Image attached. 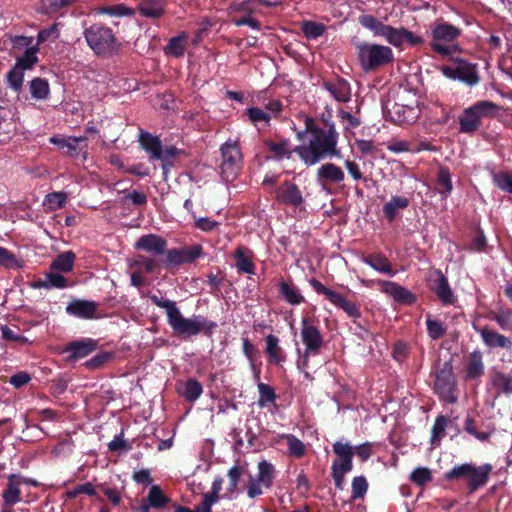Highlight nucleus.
I'll return each mask as SVG.
<instances>
[{
  "label": "nucleus",
  "instance_id": "nucleus-1",
  "mask_svg": "<svg viewBox=\"0 0 512 512\" xmlns=\"http://www.w3.org/2000/svg\"><path fill=\"white\" fill-rule=\"evenodd\" d=\"M325 122L326 129L319 127L316 121L306 116L304 120L305 129L298 133L301 138L304 133L311 134L308 144H303L295 148V152L300 159L307 165L312 166L321 160L337 155V142L339 134L335 129L334 123Z\"/></svg>",
  "mask_w": 512,
  "mask_h": 512
},
{
  "label": "nucleus",
  "instance_id": "nucleus-2",
  "mask_svg": "<svg viewBox=\"0 0 512 512\" xmlns=\"http://www.w3.org/2000/svg\"><path fill=\"white\" fill-rule=\"evenodd\" d=\"M150 300L157 307L165 309L169 326L180 338L189 339L200 333L210 337L218 326L216 322L202 315L185 318L172 300L159 298L157 295H151Z\"/></svg>",
  "mask_w": 512,
  "mask_h": 512
},
{
  "label": "nucleus",
  "instance_id": "nucleus-3",
  "mask_svg": "<svg viewBox=\"0 0 512 512\" xmlns=\"http://www.w3.org/2000/svg\"><path fill=\"white\" fill-rule=\"evenodd\" d=\"M354 47L357 61L366 73L375 72L391 65L395 60L394 52L390 46L357 40L354 42Z\"/></svg>",
  "mask_w": 512,
  "mask_h": 512
},
{
  "label": "nucleus",
  "instance_id": "nucleus-4",
  "mask_svg": "<svg viewBox=\"0 0 512 512\" xmlns=\"http://www.w3.org/2000/svg\"><path fill=\"white\" fill-rule=\"evenodd\" d=\"M84 37L90 49L97 56H113L120 51L122 46L113 30L103 24H93L86 28Z\"/></svg>",
  "mask_w": 512,
  "mask_h": 512
},
{
  "label": "nucleus",
  "instance_id": "nucleus-5",
  "mask_svg": "<svg viewBox=\"0 0 512 512\" xmlns=\"http://www.w3.org/2000/svg\"><path fill=\"white\" fill-rule=\"evenodd\" d=\"M502 110V106L489 101L479 100L465 108L459 117V130L461 133L473 134L482 126L483 118H495Z\"/></svg>",
  "mask_w": 512,
  "mask_h": 512
},
{
  "label": "nucleus",
  "instance_id": "nucleus-6",
  "mask_svg": "<svg viewBox=\"0 0 512 512\" xmlns=\"http://www.w3.org/2000/svg\"><path fill=\"white\" fill-rule=\"evenodd\" d=\"M462 30L448 22H436L431 28L432 40L429 43L433 52L441 56H452L460 48L455 41L461 36Z\"/></svg>",
  "mask_w": 512,
  "mask_h": 512
},
{
  "label": "nucleus",
  "instance_id": "nucleus-7",
  "mask_svg": "<svg viewBox=\"0 0 512 512\" xmlns=\"http://www.w3.org/2000/svg\"><path fill=\"white\" fill-rule=\"evenodd\" d=\"M333 452L337 455L331 466V476L335 487L339 490L344 489L345 475L353 469L354 449L349 443L336 441L333 444Z\"/></svg>",
  "mask_w": 512,
  "mask_h": 512
},
{
  "label": "nucleus",
  "instance_id": "nucleus-8",
  "mask_svg": "<svg viewBox=\"0 0 512 512\" xmlns=\"http://www.w3.org/2000/svg\"><path fill=\"white\" fill-rule=\"evenodd\" d=\"M358 22L362 27L373 32L374 36L383 37L390 45L398 49H403V26L396 28L391 25L384 24L375 16L369 14L360 15Z\"/></svg>",
  "mask_w": 512,
  "mask_h": 512
},
{
  "label": "nucleus",
  "instance_id": "nucleus-9",
  "mask_svg": "<svg viewBox=\"0 0 512 512\" xmlns=\"http://www.w3.org/2000/svg\"><path fill=\"white\" fill-rule=\"evenodd\" d=\"M452 65H443L442 74L451 80H457L469 87L476 86L480 82L477 65L459 57H452Z\"/></svg>",
  "mask_w": 512,
  "mask_h": 512
},
{
  "label": "nucleus",
  "instance_id": "nucleus-10",
  "mask_svg": "<svg viewBox=\"0 0 512 512\" xmlns=\"http://www.w3.org/2000/svg\"><path fill=\"white\" fill-rule=\"evenodd\" d=\"M301 340L305 345L302 363L304 366L308 364L310 356L320 354L324 345V339L319 328L314 324V320L309 317H303L301 320Z\"/></svg>",
  "mask_w": 512,
  "mask_h": 512
},
{
  "label": "nucleus",
  "instance_id": "nucleus-11",
  "mask_svg": "<svg viewBox=\"0 0 512 512\" xmlns=\"http://www.w3.org/2000/svg\"><path fill=\"white\" fill-rule=\"evenodd\" d=\"M277 4V2H271L267 0H245L240 3H236L231 6V11L241 13L242 15L239 17H233L231 21L236 27L249 26L252 29L260 30V21L254 18L252 15L258 11L260 5L273 7Z\"/></svg>",
  "mask_w": 512,
  "mask_h": 512
},
{
  "label": "nucleus",
  "instance_id": "nucleus-12",
  "mask_svg": "<svg viewBox=\"0 0 512 512\" xmlns=\"http://www.w3.org/2000/svg\"><path fill=\"white\" fill-rule=\"evenodd\" d=\"M221 175L225 182H232L241 168L242 153L236 142L227 141L221 146Z\"/></svg>",
  "mask_w": 512,
  "mask_h": 512
},
{
  "label": "nucleus",
  "instance_id": "nucleus-13",
  "mask_svg": "<svg viewBox=\"0 0 512 512\" xmlns=\"http://www.w3.org/2000/svg\"><path fill=\"white\" fill-rule=\"evenodd\" d=\"M434 389L444 402L449 404L457 402L456 379L451 362H445L442 368L436 373Z\"/></svg>",
  "mask_w": 512,
  "mask_h": 512
},
{
  "label": "nucleus",
  "instance_id": "nucleus-14",
  "mask_svg": "<svg viewBox=\"0 0 512 512\" xmlns=\"http://www.w3.org/2000/svg\"><path fill=\"white\" fill-rule=\"evenodd\" d=\"M309 284L312 286L316 293L324 295L332 304L343 310L348 317L352 318L354 323H357V319H359L362 315L357 304L347 300L340 293L327 288L316 278H311L309 280Z\"/></svg>",
  "mask_w": 512,
  "mask_h": 512
},
{
  "label": "nucleus",
  "instance_id": "nucleus-15",
  "mask_svg": "<svg viewBox=\"0 0 512 512\" xmlns=\"http://www.w3.org/2000/svg\"><path fill=\"white\" fill-rule=\"evenodd\" d=\"M203 255L201 245L184 246L181 248H172L166 252V257L162 259V268H172L183 264L193 263Z\"/></svg>",
  "mask_w": 512,
  "mask_h": 512
},
{
  "label": "nucleus",
  "instance_id": "nucleus-16",
  "mask_svg": "<svg viewBox=\"0 0 512 512\" xmlns=\"http://www.w3.org/2000/svg\"><path fill=\"white\" fill-rule=\"evenodd\" d=\"M275 201L289 207H299L305 200L301 189L290 180H285L272 189Z\"/></svg>",
  "mask_w": 512,
  "mask_h": 512
},
{
  "label": "nucleus",
  "instance_id": "nucleus-17",
  "mask_svg": "<svg viewBox=\"0 0 512 512\" xmlns=\"http://www.w3.org/2000/svg\"><path fill=\"white\" fill-rule=\"evenodd\" d=\"M98 341L92 338H82L69 342L62 350L63 354H68L67 362H75L83 359L98 349Z\"/></svg>",
  "mask_w": 512,
  "mask_h": 512
},
{
  "label": "nucleus",
  "instance_id": "nucleus-18",
  "mask_svg": "<svg viewBox=\"0 0 512 512\" xmlns=\"http://www.w3.org/2000/svg\"><path fill=\"white\" fill-rule=\"evenodd\" d=\"M167 240L156 234H147L141 236L135 243L134 248L139 251L152 254L154 257L160 259V256L165 255L169 250L167 249Z\"/></svg>",
  "mask_w": 512,
  "mask_h": 512
},
{
  "label": "nucleus",
  "instance_id": "nucleus-19",
  "mask_svg": "<svg viewBox=\"0 0 512 512\" xmlns=\"http://www.w3.org/2000/svg\"><path fill=\"white\" fill-rule=\"evenodd\" d=\"M381 285V291L390 295L396 302L403 305H413L417 302V296L404 286L392 281L377 280Z\"/></svg>",
  "mask_w": 512,
  "mask_h": 512
},
{
  "label": "nucleus",
  "instance_id": "nucleus-20",
  "mask_svg": "<svg viewBox=\"0 0 512 512\" xmlns=\"http://www.w3.org/2000/svg\"><path fill=\"white\" fill-rule=\"evenodd\" d=\"M435 279L431 280L430 289L437 295L438 299L444 306L453 305L457 301L447 277L441 270H435Z\"/></svg>",
  "mask_w": 512,
  "mask_h": 512
},
{
  "label": "nucleus",
  "instance_id": "nucleus-21",
  "mask_svg": "<svg viewBox=\"0 0 512 512\" xmlns=\"http://www.w3.org/2000/svg\"><path fill=\"white\" fill-rule=\"evenodd\" d=\"M344 179L345 174L341 167L331 162L322 164L316 172V180L323 189H326L328 184H339Z\"/></svg>",
  "mask_w": 512,
  "mask_h": 512
},
{
  "label": "nucleus",
  "instance_id": "nucleus-22",
  "mask_svg": "<svg viewBox=\"0 0 512 512\" xmlns=\"http://www.w3.org/2000/svg\"><path fill=\"white\" fill-rule=\"evenodd\" d=\"M323 88L338 102L347 103L351 100L350 83L342 77L324 81Z\"/></svg>",
  "mask_w": 512,
  "mask_h": 512
},
{
  "label": "nucleus",
  "instance_id": "nucleus-23",
  "mask_svg": "<svg viewBox=\"0 0 512 512\" xmlns=\"http://www.w3.org/2000/svg\"><path fill=\"white\" fill-rule=\"evenodd\" d=\"M384 114L386 120L397 125H402L410 122V120L414 118V108L396 102L391 105L388 103L385 106Z\"/></svg>",
  "mask_w": 512,
  "mask_h": 512
},
{
  "label": "nucleus",
  "instance_id": "nucleus-24",
  "mask_svg": "<svg viewBox=\"0 0 512 512\" xmlns=\"http://www.w3.org/2000/svg\"><path fill=\"white\" fill-rule=\"evenodd\" d=\"M97 309L98 304L94 301L75 299L67 305L66 313L80 319H93Z\"/></svg>",
  "mask_w": 512,
  "mask_h": 512
},
{
  "label": "nucleus",
  "instance_id": "nucleus-25",
  "mask_svg": "<svg viewBox=\"0 0 512 512\" xmlns=\"http://www.w3.org/2000/svg\"><path fill=\"white\" fill-rule=\"evenodd\" d=\"M491 471L492 466L490 464H484L481 466L472 465L471 472H469L468 480L466 482L469 492H475L485 486L488 482Z\"/></svg>",
  "mask_w": 512,
  "mask_h": 512
},
{
  "label": "nucleus",
  "instance_id": "nucleus-26",
  "mask_svg": "<svg viewBox=\"0 0 512 512\" xmlns=\"http://www.w3.org/2000/svg\"><path fill=\"white\" fill-rule=\"evenodd\" d=\"M138 142L141 148L148 154L149 161H154L156 158L160 157L163 145L158 136L152 135L147 131L140 130Z\"/></svg>",
  "mask_w": 512,
  "mask_h": 512
},
{
  "label": "nucleus",
  "instance_id": "nucleus-27",
  "mask_svg": "<svg viewBox=\"0 0 512 512\" xmlns=\"http://www.w3.org/2000/svg\"><path fill=\"white\" fill-rule=\"evenodd\" d=\"M7 487L2 493L5 506H13L21 501L22 476L10 474L7 476Z\"/></svg>",
  "mask_w": 512,
  "mask_h": 512
},
{
  "label": "nucleus",
  "instance_id": "nucleus-28",
  "mask_svg": "<svg viewBox=\"0 0 512 512\" xmlns=\"http://www.w3.org/2000/svg\"><path fill=\"white\" fill-rule=\"evenodd\" d=\"M166 5V0H141L138 11L145 18L159 19L165 14Z\"/></svg>",
  "mask_w": 512,
  "mask_h": 512
},
{
  "label": "nucleus",
  "instance_id": "nucleus-29",
  "mask_svg": "<svg viewBox=\"0 0 512 512\" xmlns=\"http://www.w3.org/2000/svg\"><path fill=\"white\" fill-rule=\"evenodd\" d=\"M130 269H137L136 271H144L147 274L158 272L162 268V259L152 258L138 254L134 259L128 261Z\"/></svg>",
  "mask_w": 512,
  "mask_h": 512
},
{
  "label": "nucleus",
  "instance_id": "nucleus-30",
  "mask_svg": "<svg viewBox=\"0 0 512 512\" xmlns=\"http://www.w3.org/2000/svg\"><path fill=\"white\" fill-rule=\"evenodd\" d=\"M266 347L265 353L268 357V362L273 365H281L286 361V354L283 348L279 345V339L274 334H269L265 338Z\"/></svg>",
  "mask_w": 512,
  "mask_h": 512
},
{
  "label": "nucleus",
  "instance_id": "nucleus-31",
  "mask_svg": "<svg viewBox=\"0 0 512 512\" xmlns=\"http://www.w3.org/2000/svg\"><path fill=\"white\" fill-rule=\"evenodd\" d=\"M484 344L489 348H507L512 347V341L503 334L489 329L487 326L479 330Z\"/></svg>",
  "mask_w": 512,
  "mask_h": 512
},
{
  "label": "nucleus",
  "instance_id": "nucleus-32",
  "mask_svg": "<svg viewBox=\"0 0 512 512\" xmlns=\"http://www.w3.org/2000/svg\"><path fill=\"white\" fill-rule=\"evenodd\" d=\"M233 256L236 260L235 267L238 273L255 274L256 266L252 260V252L250 250L243 246H238Z\"/></svg>",
  "mask_w": 512,
  "mask_h": 512
},
{
  "label": "nucleus",
  "instance_id": "nucleus-33",
  "mask_svg": "<svg viewBox=\"0 0 512 512\" xmlns=\"http://www.w3.org/2000/svg\"><path fill=\"white\" fill-rule=\"evenodd\" d=\"M490 382L495 390L496 397L500 395H512V376L501 371H493L490 374Z\"/></svg>",
  "mask_w": 512,
  "mask_h": 512
},
{
  "label": "nucleus",
  "instance_id": "nucleus-34",
  "mask_svg": "<svg viewBox=\"0 0 512 512\" xmlns=\"http://www.w3.org/2000/svg\"><path fill=\"white\" fill-rule=\"evenodd\" d=\"M279 294L290 305H300L305 301L300 290L292 283L282 280L279 282Z\"/></svg>",
  "mask_w": 512,
  "mask_h": 512
},
{
  "label": "nucleus",
  "instance_id": "nucleus-35",
  "mask_svg": "<svg viewBox=\"0 0 512 512\" xmlns=\"http://www.w3.org/2000/svg\"><path fill=\"white\" fill-rule=\"evenodd\" d=\"M363 262L380 273L395 274L389 259L382 253H371L363 258Z\"/></svg>",
  "mask_w": 512,
  "mask_h": 512
},
{
  "label": "nucleus",
  "instance_id": "nucleus-36",
  "mask_svg": "<svg viewBox=\"0 0 512 512\" xmlns=\"http://www.w3.org/2000/svg\"><path fill=\"white\" fill-rule=\"evenodd\" d=\"M410 201L405 196H392L383 206V214L388 222H393L397 217L398 210L406 209Z\"/></svg>",
  "mask_w": 512,
  "mask_h": 512
},
{
  "label": "nucleus",
  "instance_id": "nucleus-37",
  "mask_svg": "<svg viewBox=\"0 0 512 512\" xmlns=\"http://www.w3.org/2000/svg\"><path fill=\"white\" fill-rule=\"evenodd\" d=\"M187 38L188 35L186 32H181L177 36L170 38L167 45L164 47L165 55L175 58L183 57L186 50Z\"/></svg>",
  "mask_w": 512,
  "mask_h": 512
},
{
  "label": "nucleus",
  "instance_id": "nucleus-38",
  "mask_svg": "<svg viewBox=\"0 0 512 512\" xmlns=\"http://www.w3.org/2000/svg\"><path fill=\"white\" fill-rule=\"evenodd\" d=\"M275 473L274 465L266 460H262L258 463V473L254 479L261 483L265 489H269L273 485Z\"/></svg>",
  "mask_w": 512,
  "mask_h": 512
},
{
  "label": "nucleus",
  "instance_id": "nucleus-39",
  "mask_svg": "<svg viewBox=\"0 0 512 512\" xmlns=\"http://www.w3.org/2000/svg\"><path fill=\"white\" fill-rule=\"evenodd\" d=\"M484 374L483 357L480 351H473L469 355L467 367H466V378L478 379Z\"/></svg>",
  "mask_w": 512,
  "mask_h": 512
},
{
  "label": "nucleus",
  "instance_id": "nucleus-40",
  "mask_svg": "<svg viewBox=\"0 0 512 512\" xmlns=\"http://www.w3.org/2000/svg\"><path fill=\"white\" fill-rule=\"evenodd\" d=\"M145 500L148 502V505L152 506L154 509H163L171 502V498L163 492L159 485L151 486Z\"/></svg>",
  "mask_w": 512,
  "mask_h": 512
},
{
  "label": "nucleus",
  "instance_id": "nucleus-41",
  "mask_svg": "<svg viewBox=\"0 0 512 512\" xmlns=\"http://www.w3.org/2000/svg\"><path fill=\"white\" fill-rule=\"evenodd\" d=\"M436 183H437V191L444 198H446L448 195L451 194L452 189H453V184H452L451 172L448 167H446V166L439 167L437 177H436Z\"/></svg>",
  "mask_w": 512,
  "mask_h": 512
},
{
  "label": "nucleus",
  "instance_id": "nucleus-42",
  "mask_svg": "<svg viewBox=\"0 0 512 512\" xmlns=\"http://www.w3.org/2000/svg\"><path fill=\"white\" fill-rule=\"evenodd\" d=\"M32 287L33 288H45V289H50V288L63 289L65 287H67V279L61 274L50 272V273L46 274L45 280H37V281L33 282Z\"/></svg>",
  "mask_w": 512,
  "mask_h": 512
},
{
  "label": "nucleus",
  "instance_id": "nucleus-43",
  "mask_svg": "<svg viewBox=\"0 0 512 512\" xmlns=\"http://www.w3.org/2000/svg\"><path fill=\"white\" fill-rule=\"evenodd\" d=\"M75 259L76 255L74 252L65 251L56 257V259L51 263L50 269L68 273L73 270Z\"/></svg>",
  "mask_w": 512,
  "mask_h": 512
},
{
  "label": "nucleus",
  "instance_id": "nucleus-44",
  "mask_svg": "<svg viewBox=\"0 0 512 512\" xmlns=\"http://www.w3.org/2000/svg\"><path fill=\"white\" fill-rule=\"evenodd\" d=\"M29 90L36 100H46L50 95V86L46 79L36 77L30 81Z\"/></svg>",
  "mask_w": 512,
  "mask_h": 512
},
{
  "label": "nucleus",
  "instance_id": "nucleus-45",
  "mask_svg": "<svg viewBox=\"0 0 512 512\" xmlns=\"http://www.w3.org/2000/svg\"><path fill=\"white\" fill-rule=\"evenodd\" d=\"M182 151L175 146H168L166 148L161 149L160 157L156 158V160L161 161V166L163 169V174L166 175L167 172L174 166V160L178 157V155Z\"/></svg>",
  "mask_w": 512,
  "mask_h": 512
},
{
  "label": "nucleus",
  "instance_id": "nucleus-46",
  "mask_svg": "<svg viewBox=\"0 0 512 512\" xmlns=\"http://www.w3.org/2000/svg\"><path fill=\"white\" fill-rule=\"evenodd\" d=\"M203 393L202 384L195 378H189L184 385L183 397L189 402H195Z\"/></svg>",
  "mask_w": 512,
  "mask_h": 512
},
{
  "label": "nucleus",
  "instance_id": "nucleus-47",
  "mask_svg": "<svg viewBox=\"0 0 512 512\" xmlns=\"http://www.w3.org/2000/svg\"><path fill=\"white\" fill-rule=\"evenodd\" d=\"M301 29L307 39H317L324 34L326 26L322 23L305 20L301 23Z\"/></svg>",
  "mask_w": 512,
  "mask_h": 512
},
{
  "label": "nucleus",
  "instance_id": "nucleus-48",
  "mask_svg": "<svg viewBox=\"0 0 512 512\" xmlns=\"http://www.w3.org/2000/svg\"><path fill=\"white\" fill-rule=\"evenodd\" d=\"M37 52V47L27 48L24 54L21 57L17 58L15 66L23 71L32 69L33 66L39 61L36 55Z\"/></svg>",
  "mask_w": 512,
  "mask_h": 512
},
{
  "label": "nucleus",
  "instance_id": "nucleus-49",
  "mask_svg": "<svg viewBox=\"0 0 512 512\" xmlns=\"http://www.w3.org/2000/svg\"><path fill=\"white\" fill-rule=\"evenodd\" d=\"M287 441L289 455L301 458L306 453L305 444L293 434H284L282 436Z\"/></svg>",
  "mask_w": 512,
  "mask_h": 512
},
{
  "label": "nucleus",
  "instance_id": "nucleus-50",
  "mask_svg": "<svg viewBox=\"0 0 512 512\" xmlns=\"http://www.w3.org/2000/svg\"><path fill=\"white\" fill-rule=\"evenodd\" d=\"M492 181L498 189L512 195V172L498 171L493 173Z\"/></svg>",
  "mask_w": 512,
  "mask_h": 512
},
{
  "label": "nucleus",
  "instance_id": "nucleus-51",
  "mask_svg": "<svg viewBox=\"0 0 512 512\" xmlns=\"http://www.w3.org/2000/svg\"><path fill=\"white\" fill-rule=\"evenodd\" d=\"M472 464L464 463L461 465L454 466L451 470L444 474V478L447 481L464 480L467 482L469 472H471Z\"/></svg>",
  "mask_w": 512,
  "mask_h": 512
},
{
  "label": "nucleus",
  "instance_id": "nucleus-52",
  "mask_svg": "<svg viewBox=\"0 0 512 512\" xmlns=\"http://www.w3.org/2000/svg\"><path fill=\"white\" fill-rule=\"evenodd\" d=\"M257 388L259 392L257 404L260 407H266L268 406V404L274 403V401L277 398V395L272 386L263 382H259Z\"/></svg>",
  "mask_w": 512,
  "mask_h": 512
},
{
  "label": "nucleus",
  "instance_id": "nucleus-53",
  "mask_svg": "<svg viewBox=\"0 0 512 512\" xmlns=\"http://www.w3.org/2000/svg\"><path fill=\"white\" fill-rule=\"evenodd\" d=\"M265 146L270 152L274 153L277 159H282L284 157L289 158L292 153V151H290L288 148V140H281L277 143L271 140H265Z\"/></svg>",
  "mask_w": 512,
  "mask_h": 512
},
{
  "label": "nucleus",
  "instance_id": "nucleus-54",
  "mask_svg": "<svg viewBox=\"0 0 512 512\" xmlns=\"http://www.w3.org/2000/svg\"><path fill=\"white\" fill-rule=\"evenodd\" d=\"M426 329L429 337L432 340H439L443 338L447 331L446 327L441 321L432 319L430 315L427 316Z\"/></svg>",
  "mask_w": 512,
  "mask_h": 512
},
{
  "label": "nucleus",
  "instance_id": "nucleus-55",
  "mask_svg": "<svg viewBox=\"0 0 512 512\" xmlns=\"http://www.w3.org/2000/svg\"><path fill=\"white\" fill-rule=\"evenodd\" d=\"M351 499H363L368 491V481L365 476H356L352 480Z\"/></svg>",
  "mask_w": 512,
  "mask_h": 512
},
{
  "label": "nucleus",
  "instance_id": "nucleus-56",
  "mask_svg": "<svg viewBox=\"0 0 512 512\" xmlns=\"http://www.w3.org/2000/svg\"><path fill=\"white\" fill-rule=\"evenodd\" d=\"M464 431H466L468 434L474 436L479 441H487L493 431L485 432V431H478L476 427V421L473 417L467 416L464 421Z\"/></svg>",
  "mask_w": 512,
  "mask_h": 512
},
{
  "label": "nucleus",
  "instance_id": "nucleus-57",
  "mask_svg": "<svg viewBox=\"0 0 512 512\" xmlns=\"http://www.w3.org/2000/svg\"><path fill=\"white\" fill-rule=\"evenodd\" d=\"M448 423V418L444 415H439L431 430L430 442L432 444L438 443L445 435V428Z\"/></svg>",
  "mask_w": 512,
  "mask_h": 512
},
{
  "label": "nucleus",
  "instance_id": "nucleus-58",
  "mask_svg": "<svg viewBox=\"0 0 512 512\" xmlns=\"http://www.w3.org/2000/svg\"><path fill=\"white\" fill-rule=\"evenodd\" d=\"M6 80L13 91L19 92L23 86L24 71L14 66L7 74Z\"/></svg>",
  "mask_w": 512,
  "mask_h": 512
},
{
  "label": "nucleus",
  "instance_id": "nucleus-59",
  "mask_svg": "<svg viewBox=\"0 0 512 512\" xmlns=\"http://www.w3.org/2000/svg\"><path fill=\"white\" fill-rule=\"evenodd\" d=\"M97 486H94L91 482L77 485L71 490L68 495L70 498H76L80 494H86L91 497H95L98 501L103 502L104 500L96 492Z\"/></svg>",
  "mask_w": 512,
  "mask_h": 512
},
{
  "label": "nucleus",
  "instance_id": "nucleus-60",
  "mask_svg": "<svg viewBox=\"0 0 512 512\" xmlns=\"http://www.w3.org/2000/svg\"><path fill=\"white\" fill-rule=\"evenodd\" d=\"M491 319L504 331H512V310L505 309L498 313H492Z\"/></svg>",
  "mask_w": 512,
  "mask_h": 512
},
{
  "label": "nucleus",
  "instance_id": "nucleus-61",
  "mask_svg": "<svg viewBox=\"0 0 512 512\" xmlns=\"http://www.w3.org/2000/svg\"><path fill=\"white\" fill-rule=\"evenodd\" d=\"M67 201V196L64 192H52L46 195L45 205L52 210H58L64 207Z\"/></svg>",
  "mask_w": 512,
  "mask_h": 512
},
{
  "label": "nucleus",
  "instance_id": "nucleus-62",
  "mask_svg": "<svg viewBox=\"0 0 512 512\" xmlns=\"http://www.w3.org/2000/svg\"><path fill=\"white\" fill-rule=\"evenodd\" d=\"M344 166L354 181H356V182L362 181L363 183L366 184L369 180H371V177L365 176L363 174V172L361 171V168L357 162L350 160V159H346L344 161Z\"/></svg>",
  "mask_w": 512,
  "mask_h": 512
},
{
  "label": "nucleus",
  "instance_id": "nucleus-63",
  "mask_svg": "<svg viewBox=\"0 0 512 512\" xmlns=\"http://www.w3.org/2000/svg\"><path fill=\"white\" fill-rule=\"evenodd\" d=\"M410 481L418 486H424L432 481L431 471L426 467H418L410 474Z\"/></svg>",
  "mask_w": 512,
  "mask_h": 512
},
{
  "label": "nucleus",
  "instance_id": "nucleus-64",
  "mask_svg": "<svg viewBox=\"0 0 512 512\" xmlns=\"http://www.w3.org/2000/svg\"><path fill=\"white\" fill-rule=\"evenodd\" d=\"M113 358H114V354L112 352L101 351L98 354H96L95 356H93L91 359L86 361L84 363V365H85V367H87L89 369H98V368L102 367L104 364H106L107 362H109L110 360H112Z\"/></svg>",
  "mask_w": 512,
  "mask_h": 512
}]
</instances>
